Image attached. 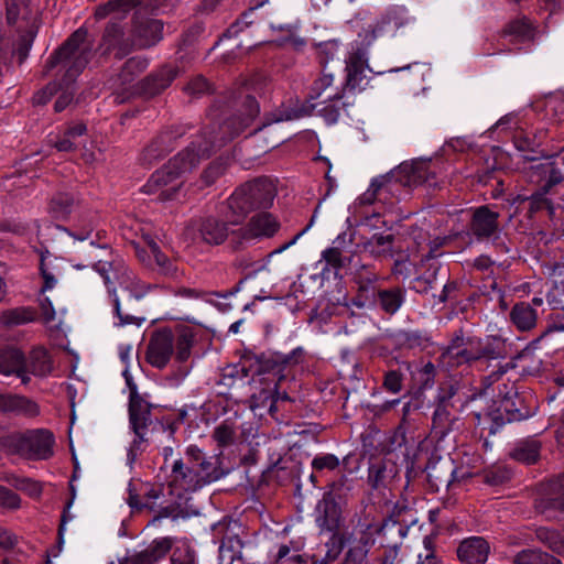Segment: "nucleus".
Masks as SVG:
<instances>
[{
  "label": "nucleus",
  "mask_w": 564,
  "mask_h": 564,
  "mask_svg": "<svg viewBox=\"0 0 564 564\" xmlns=\"http://www.w3.org/2000/svg\"><path fill=\"white\" fill-rule=\"evenodd\" d=\"M165 151V148L159 144V141L152 142L143 152V161L148 164L152 163V161L159 159L163 152Z\"/></svg>",
  "instance_id": "obj_59"
},
{
  "label": "nucleus",
  "mask_w": 564,
  "mask_h": 564,
  "mask_svg": "<svg viewBox=\"0 0 564 564\" xmlns=\"http://www.w3.org/2000/svg\"><path fill=\"white\" fill-rule=\"evenodd\" d=\"M456 553L462 564H485L490 553V545L481 536H470L459 543Z\"/></svg>",
  "instance_id": "obj_17"
},
{
  "label": "nucleus",
  "mask_w": 564,
  "mask_h": 564,
  "mask_svg": "<svg viewBox=\"0 0 564 564\" xmlns=\"http://www.w3.org/2000/svg\"><path fill=\"white\" fill-rule=\"evenodd\" d=\"M26 367L34 376L44 377L52 371V361L47 350L42 347H36L31 350L26 359Z\"/></svg>",
  "instance_id": "obj_32"
},
{
  "label": "nucleus",
  "mask_w": 564,
  "mask_h": 564,
  "mask_svg": "<svg viewBox=\"0 0 564 564\" xmlns=\"http://www.w3.org/2000/svg\"><path fill=\"white\" fill-rule=\"evenodd\" d=\"M74 198L68 194H58L50 204V213L56 219L66 218L73 210Z\"/></svg>",
  "instance_id": "obj_46"
},
{
  "label": "nucleus",
  "mask_w": 564,
  "mask_h": 564,
  "mask_svg": "<svg viewBox=\"0 0 564 564\" xmlns=\"http://www.w3.org/2000/svg\"><path fill=\"white\" fill-rule=\"evenodd\" d=\"M321 514L316 518L318 528L322 531L333 533V540H339L337 532L340 528L341 517L338 506L333 501H324L319 505Z\"/></svg>",
  "instance_id": "obj_27"
},
{
  "label": "nucleus",
  "mask_w": 564,
  "mask_h": 564,
  "mask_svg": "<svg viewBox=\"0 0 564 564\" xmlns=\"http://www.w3.org/2000/svg\"><path fill=\"white\" fill-rule=\"evenodd\" d=\"M339 466V458L334 454L317 455L312 460L314 470H334Z\"/></svg>",
  "instance_id": "obj_48"
},
{
  "label": "nucleus",
  "mask_w": 564,
  "mask_h": 564,
  "mask_svg": "<svg viewBox=\"0 0 564 564\" xmlns=\"http://www.w3.org/2000/svg\"><path fill=\"white\" fill-rule=\"evenodd\" d=\"M194 343V333L189 327H184L178 330L175 343V359L180 362L188 360L191 357V349Z\"/></svg>",
  "instance_id": "obj_42"
},
{
  "label": "nucleus",
  "mask_w": 564,
  "mask_h": 564,
  "mask_svg": "<svg viewBox=\"0 0 564 564\" xmlns=\"http://www.w3.org/2000/svg\"><path fill=\"white\" fill-rule=\"evenodd\" d=\"M18 543V536L12 532L0 528V546L4 550H12Z\"/></svg>",
  "instance_id": "obj_61"
},
{
  "label": "nucleus",
  "mask_w": 564,
  "mask_h": 564,
  "mask_svg": "<svg viewBox=\"0 0 564 564\" xmlns=\"http://www.w3.org/2000/svg\"><path fill=\"white\" fill-rule=\"evenodd\" d=\"M476 360L498 359L505 355V345L498 338H486L485 340L476 338Z\"/></svg>",
  "instance_id": "obj_34"
},
{
  "label": "nucleus",
  "mask_w": 564,
  "mask_h": 564,
  "mask_svg": "<svg viewBox=\"0 0 564 564\" xmlns=\"http://www.w3.org/2000/svg\"><path fill=\"white\" fill-rule=\"evenodd\" d=\"M185 90L189 95L199 96L209 90V84L204 77L197 76L185 87Z\"/></svg>",
  "instance_id": "obj_56"
},
{
  "label": "nucleus",
  "mask_w": 564,
  "mask_h": 564,
  "mask_svg": "<svg viewBox=\"0 0 564 564\" xmlns=\"http://www.w3.org/2000/svg\"><path fill=\"white\" fill-rule=\"evenodd\" d=\"M511 456L525 464H533L540 456V444L536 441H527L520 443L513 451Z\"/></svg>",
  "instance_id": "obj_44"
},
{
  "label": "nucleus",
  "mask_w": 564,
  "mask_h": 564,
  "mask_svg": "<svg viewBox=\"0 0 564 564\" xmlns=\"http://www.w3.org/2000/svg\"><path fill=\"white\" fill-rule=\"evenodd\" d=\"M346 88L343 82H336L335 75L324 68L313 80L308 94V109L288 110L274 118L275 122L299 119L316 111L329 123H335L341 111L349 105L346 101Z\"/></svg>",
  "instance_id": "obj_1"
},
{
  "label": "nucleus",
  "mask_w": 564,
  "mask_h": 564,
  "mask_svg": "<svg viewBox=\"0 0 564 564\" xmlns=\"http://www.w3.org/2000/svg\"><path fill=\"white\" fill-rule=\"evenodd\" d=\"M536 312L530 304L521 302L510 312V319L519 330H530L536 325Z\"/></svg>",
  "instance_id": "obj_29"
},
{
  "label": "nucleus",
  "mask_w": 564,
  "mask_h": 564,
  "mask_svg": "<svg viewBox=\"0 0 564 564\" xmlns=\"http://www.w3.org/2000/svg\"><path fill=\"white\" fill-rule=\"evenodd\" d=\"M280 221L270 213L254 214L248 223L232 235L239 242H250L272 238L280 229Z\"/></svg>",
  "instance_id": "obj_10"
},
{
  "label": "nucleus",
  "mask_w": 564,
  "mask_h": 564,
  "mask_svg": "<svg viewBox=\"0 0 564 564\" xmlns=\"http://www.w3.org/2000/svg\"><path fill=\"white\" fill-rule=\"evenodd\" d=\"M138 0H110L96 9V17L104 19L108 15L121 18L138 6Z\"/></svg>",
  "instance_id": "obj_35"
},
{
  "label": "nucleus",
  "mask_w": 564,
  "mask_h": 564,
  "mask_svg": "<svg viewBox=\"0 0 564 564\" xmlns=\"http://www.w3.org/2000/svg\"><path fill=\"white\" fill-rule=\"evenodd\" d=\"M346 242V234L338 235L333 241V246L322 252V259L333 269H339L345 264L343 256V245Z\"/></svg>",
  "instance_id": "obj_41"
},
{
  "label": "nucleus",
  "mask_w": 564,
  "mask_h": 564,
  "mask_svg": "<svg viewBox=\"0 0 564 564\" xmlns=\"http://www.w3.org/2000/svg\"><path fill=\"white\" fill-rule=\"evenodd\" d=\"M36 312L32 307L6 310L0 315V324L6 327L21 326L35 321Z\"/></svg>",
  "instance_id": "obj_33"
},
{
  "label": "nucleus",
  "mask_w": 564,
  "mask_h": 564,
  "mask_svg": "<svg viewBox=\"0 0 564 564\" xmlns=\"http://www.w3.org/2000/svg\"><path fill=\"white\" fill-rule=\"evenodd\" d=\"M12 485L21 490V491H24L25 494H28L30 497L32 498H39L42 494V486L39 481H35L33 479H30V478H21V479H18L17 478L14 479V481L12 482Z\"/></svg>",
  "instance_id": "obj_49"
},
{
  "label": "nucleus",
  "mask_w": 564,
  "mask_h": 564,
  "mask_svg": "<svg viewBox=\"0 0 564 564\" xmlns=\"http://www.w3.org/2000/svg\"><path fill=\"white\" fill-rule=\"evenodd\" d=\"M383 386L388 391L392 393L400 392L402 388L401 373L395 370L389 371L384 377Z\"/></svg>",
  "instance_id": "obj_55"
},
{
  "label": "nucleus",
  "mask_w": 564,
  "mask_h": 564,
  "mask_svg": "<svg viewBox=\"0 0 564 564\" xmlns=\"http://www.w3.org/2000/svg\"><path fill=\"white\" fill-rule=\"evenodd\" d=\"M223 476L216 457H205L196 446L186 451V462L175 459L171 467L169 486L181 497L184 492H192L209 485Z\"/></svg>",
  "instance_id": "obj_2"
},
{
  "label": "nucleus",
  "mask_w": 564,
  "mask_h": 564,
  "mask_svg": "<svg viewBox=\"0 0 564 564\" xmlns=\"http://www.w3.org/2000/svg\"><path fill=\"white\" fill-rule=\"evenodd\" d=\"M6 10L9 24H17L20 21L19 28L29 29L32 32L35 15L30 10L28 0H6Z\"/></svg>",
  "instance_id": "obj_23"
},
{
  "label": "nucleus",
  "mask_w": 564,
  "mask_h": 564,
  "mask_svg": "<svg viewBox=\"0 0 564 564\" xmlns=\"http://www.w3.org/2000/svg\"><path fill=\"white\" fill-rule=\"evenodd\" d=\"M546 191L534 193L530 196V212L536 213L543 208L549 209L550 215H553L554 208L551 202L545 197Z\"/></svg>",
  "instance_id": "obj_50"
},
{
  "label": "nucleus",
  "mask_w": 564,
  "mask_h": 564,
  "mask_svg": "<svg viewBox=\"0 0 564 564\" xmlns=\"http://www.w3.org/2000/svg\"><path fill=\"white\" fill-rule=\"evenodd\" d=\"M303 354L301 348L294 349L291 354L286 356H272L269 358L263 365L264 371H272L274 376H278V379L281 380L283 376L281 375L283 367L288 364H291L293 360L296 362L297 357Z\"/></svg>",
  "instance_id": "obj_45"
},
{
  "label": "nucleus",
  "mask_w": 564,
  "mask_h": 564,
  "mask_svg": "<svg viewBox=\"0 0 564 564\" xmlns=\"http://www.w3.org/2000/svg\"><path fill=\"white\" fill-rule=\"evenodd\" d=\"M172 538L155 539L145 550L128 560L124 564H156L171 550Z\"/></svg>",
  "instance_id": "obj_21"
},
{
  "label": "nucleus",
  "mask_w": 564,
  "mask_h": 564,
  "mask_svg": "<svg viewBox=\"0 0 564 564\" xmlns=\"http://www.w3.org/2000/svg\"><path fill=\"white\" fill-rule=\"evenodd\" d=\"M546 301H547V304L553 310L563 308V304H564L563 291L560 288L554 286L551 291L547 292Z\"/></svg>",
  "instance_id": "obj_58"
},
{
  "label": "nucleus",
  "mask_w": 564,
  "mask_h": 564,
  "mask_svg": "<svg viewBox=\"0 0 564 564\" xmlns=\"http://www.w3.org/2000/svg\"><path fill=\"white\" fill-rule=\"evenodd\" d=\"M410 20L408 14V10L402 6H394L389 8L386 13L381 17V19L377 22V24L366 30L365 39L362 43H367L369 45L378 34H382L388 31L390 28L393 30H398L404 26Z\"/></svg>",
  "instance_id": "obj_16"
},
{
  "label": "nucleus",
  "mask_w": 564,
  "mask_h": 564,
  "mask_svg": "<svg viewBox=\"0 0 564 564\" xmlns=\"http://www.w3.org/2000/svg\"><path fill=\"white\" fill-rule=\"evenodd\" d=\"M430 165L425 162L402 163L391 172L373 178L377 202L392 207L401 194V187H412L429 182Z\"/></svg>",
  "instance_id": "obj_7"
},
{
  "label": "nucleus",
  "mask_w": 564,
  "mask_h": 564,
  "mask_svg": "<svg viewBox=\"0 0 564 564\" xmlns=\"http://www.w3.org/2000/svg\"><path fill=\"white\" fill-rule=\"evenodd\" d=\"M404 300L405 292L400 288H392L378 292L379 305L388 314L397 313L402 306Z\"/></svg>",
  "instance_id": "obj_36"
},
{
  "label": "nucleus",
  "mask_w": 564,
  "mask_h": 564,
  "mask_svg": "<svg viewBox=\"0 0 564 564\" xmlns=\"http://www.w3.org/2000/svg\"><path fill=\"white\" fill-rule=\"evenodd\" d=\"M423 544L425 553H420L417 555V564H437V558L434 554L431 539L425 536L423 540Z\"/></svg>",
  "instance_id": "obj_57"
},
{
  "label": "nucleus",
  "mask_w": 564,
  "mask_h": 564,
  "mask_svg": "<svg viewBox=\"0 0 564 564\" xmlns=\"http://www.w3.org/2000/svg\"><path fill=\"white\" fill-rule=\"evenodd\" d=\"M149 66V59L144 56H134L129 58L121 68L119 79L121 84H129L137 76L143 73Z\"/></svg>",
  "instance_id": "obj_39"
},
{
  "label": "nucleus",
  "mask_w": 564,
  "mask_h": 564,
  "mask_svg": "<svg viewBox=\"0 0 564 564\" xmlns=\"http://www.w3.org/2000/svg\"><path fill=\"white\" fill-rule=\"evenodd\" d=\"M227 169L226 160H216L212 162L206 170H204L200 176V188L209 186L216 182V180L221 176Z\"/></svg>",
  "instance_id": "obj_47"
},
{
  "label": "nucleus",
  "mask_w": 564,
  "mask_h": 564,
  "mask_svg": "<svg viewBox=\"0 0 564 564\" xmlns=\"http://www.w3.org/2000/svg\"><path fill=\"white\" fill-rule=\"evenodd\" d=\"M213 438L221 447L232 445L237 438L236 423L230 420L223 421L215 427Z\"/></svg>",
  "instance_id": "obj_43"
},
{
  "label": "nucleus",
  "mask_w": 564,
  "mask_h": 564,
  "mask_svg": "<svg viewBox=\"0 0 564 564\" xmlns=\"http://www.w3.org/2000/svg\"><path fill=\"white\" fill-rule=\"evenodd\" d=\"M137 256L142 263L162 275L175 278L180 273L177 264L160 250L153 239L147 240L145 248L137 249Z\"/></svg>",
  "instance_id": "obj_12"
},
{
  "label": "nucleus",
  "mask_w": 564,
  "mask_h": 564,
  "mask_svg": "<svg viewBox=\"0 0 564 564\" xmlns=\"http://www.w3.org/2000/svg\"><path fill=\"white\" fill-rule=\"evenodd\" d=\"M243 107H245V110H243L241 117L228 119L220 127V130L223 133L228 132V135L226 139H232L234 137L241 133L251 123V121L258 116L259 105L253 97L247 96Z\"/></svg>",
  "instance_id": "obj_18"
},
{
  "label": "nucleus",
  "mask_w": 564,
  "mask_h": 564,
  "mask_svg": "<svg viewBox=\"0 0 564 564\" xmlns=\"http://www.w3.org/2000/svg\"><path fill=\"white\" fill-rule=\"evenodd\" d=\"M499 214L487 206L478 207L473 215L470 231L478 240L497 239L501 228L498 223Z\"/></svg>",
  "instance_id": "obj_15"
},
{
  "label": "nucleus",
  "mask_w": 564,
  "mask_h": 564,
  "mask_svg": "<svg viewBox=\"0 0 564 564\" xmlns=\"http://www.w3.org/2000/svg\"><path fill=\"white\" fill-rule=\"evenodd\" d=\"M206 156H208L207 148L203 149L192 143L151 175L143 186L144 192L158 194L161 200L175 198L182 185L178 178L191 172Z\"/></svg>",
  "instance_id": "obj_3"
},
{
  "label": "nucleus",
  "mask_w": 564,
  "mask_h": 564,
  "mask_svg": "<svg viewBox=\"0 0 564 564\" xmlns=\"http://www.w3.org/2000/svg\"><path fill=\"white\" fill-rule=\"evenodd\" d=\"M535 29L525 17L514 19L503 30V36H509L513 42H527L534 39Z\"/></svg>",
  "instance_id": "obj_30"
},
{
  "label": "nucleus",
  "mask_w": 564,
  "mask_h": 564,
  "mask_svg": "<svg viewBox=\"0 0 564 564\" xmlns=\"http://www.w3.org/2000/svg\"><path fill=\"white\" fill-rule=\"evenodd\" d=\"M130 425L134 433V438L128 449V462L132 464L138 454L142 451V444L147 441L148 421L150 410L138 394L131 393L129 403Z\"/></svg>",
  "instance_id": "obj_9"
},
{
  "label": "nucleus",
  "mask_w": 564,
  "mask_h": 564,
  "mask_svg": "<svg viewBox=\"0 0 564 564\" xmlns=\"http://www.w3.org/2000/svg\"><path fill=\"white\" fill-rule=\"evenodd\" d=\"M377 193H376V186H373V178L371 180V183L369 187L358 197V203L360 205H372L378 203L377 202Z\"/></svg>",
  "instance_id": "obj_63"
},
{
  "label": "nucleus",
  "mask_w": 564,
  "mask_h": 564,
  "mask_svg": "<svg viewBox=\"0 0 564 564\" xmlns=\"http://www.w3.org/2000/svg\"><path fill=\"white\" fill-rule=\"evenodd\" d=\"M375 544V539L371 532H362L356 539L347 552V558L351 562L361 564L367 557L371 546Z\"/></svg>",
  "instance_id": "obj_37"
},
{
  "label": "nucleus",
  "mask_w": 564,
  "mask_h": 564,
  "mask_svg": "<svg viewBox=\"0 0 564 564\" xmlns=\"http://www.w3.org/2000/svg\"><path fill=\"white\" fill-rule=\"evenodd\" d=\"M174 339L171 330L162 329L154 333L147 349L148 362L158 369H163L172 357Z\"/></svg>",
  "instance_id": "obj_13"
},
{
  "label": "nucleus",
  "mask_w": 564,
  "mask_h": 564,
  "mask_svg": "<svg viewBox=\"0 0 564 564\" xmlns=\"http://www.w3.org/2000/svg\"><path fill=\"white\" fill-rule=\"evenodd\" d=\"M171 564H195L194 553L189 549L174 551Z\"/></svg>",
  "instance_id": "obj_60"
},
{
  "label": "nucleus",
  "mask_w": 564,
  "mask_h": 564,
  "mask_svg": "<svg viewBox=\"0 0 564 564\" xmlns=\"http://www.w3.org/2000/svg\"><path fill=\"white\" fill-rule=\"evenodd\" d=\"M476 337L465 338L463 336H456L453 340L443 349L441 354V362L448 367L454 368L464 364H469L476 360Z\"/></svg>",
  "instance_id": "obj_11"
},
{
  "label": "nucleus",
  "mask_w": 564,
  "mask_h": 564,
  "mask_svg": "<svg viewBox=\"0 0 564 564\" xmlns=\"http://www.w3.org/2000/svg\"><path fill=\"white\" fill-rule=\"evenodd\" d=\"M202 238L213 245H219L225 241L229 235V229L225 223H221L215 218H207L200 225Z\"/></svg>",
  "instance_id": "obj_31"
},
{
  "label": "nucleus",
  "mask_w": 564,
  "mask_h": 564,
  "mask_svg": "<svg viewBox=\"0 0 564 564\" xmlns=\"http://www.w3.org/2000/svg\"><path fill=\"white\" fill-rule=\"evenodd\" d=\"M87 132V127L83 122L70 123L61 135L51 140L54 147L62 152L74 151L83 145V138Z\"/></svg>",
  "instance_id": "obj_22"
},
{
  "label": "nucleus",
  "mask_w": 564,
  "mask_h": 564,
  "mask_svg": "<svg viewBox=\"0 0 564 564\" xmlns=\"http://www.w3.org/2000/svg\"><path fill=\"white\" fill-rule=\"evenodd\" d=\"M275 197V187L267 178L247 182L236 188L227 199L226 218L234 225L239 224L253 209L269 208Z\"/></svg>",
  "instance_id": "obj_6"
},
{
  "label": "nucleus",
  "mask_w": 564,
  "mask_h": 564,
  "mask_svg": "<svg viewBox=\"0 0 564 564\" xmlns=\"http://www.w3.org/2000/svg\"><path fill=\"white\" fill-rule=\"evenodd\" d=\"M513 564H562L560 560L553 555L539 551V550H523L519 552L514 558Z\"/></svg>",
  "instance_id": "obj_40"
},
{
  "label": "nucleus",
  "mask_w": 564,
  "mask_h": 564,
  "mask_svg": "<svg viewBox=\"0 0 564 564\" xmlns=\"http://www.w3.org/2000/svg\"><path fill=\"white\" fill-rule=\"evenodd\" d=\"M24 354L15 347L0 348V375L12 376L19 369Z\"/></svg>",
  "instance_id": "obj_38"
},
{
  "label": "nucleus",
  "mask_w": 564,
  "mask_h": 564,
  "mask_svg": "<svg viewBox=\"0 0 564 564\" xmlns=\"http://www.w3.org/2000/svg\"><path fill=\"white\" fill-rule=\"evenodd\" d=\"M367 54L365 48L351 46L346 58V79L344 86L349 90H361L367 85Z\"/></svg>",
  "instance_id": "obj_14"
},
{
  "label": "nucleus",
  "mask_w": 564,
  "mask_h": 564,
  "mask_svg": "<svg viewBox=\"0 0 564 564\" xmlns=\"http://www.w3.org/2000/svg\"><path fill=\"white\" fill-rule=\"evenodd\" d=\"M393 241V235L375 234L371 238L358 243V248L373 258L390 257Z\"/></svg>",
  "instance_id": "obj_28"
},
{
  "label": "nucleus",
  "mask_w": 564,
  "mask_h": 564,
  "mask_svg": "<svg viewBox=\"0 0 564 564\" xmlns=\"http://www.w3.org/2000/svg\"><path fill=\"white\" fill-rule=\"evenodd\" d=\"M54 443L53 433L44 429L13 432L0 437V448L10 454H21L35 459L50 458L53 455Z\"/></svg>",
  "instance_id": "obj_8"
},
{
  "label": "nucleus",
  "mask_w": 564,
  "mask_h": 564,
  "mask_svg": "<svg viewBox=\"0 0 564 564\" xmlns=\"http://www.w3.org/2000/svg\"><path fill=\"white\" fill-rule=\"evenodd\" d=\"M313 221H314V217L312 218L310 225L306 226L302 231L296 234L290 241L285 242L281 247H279V248L274 249L273 251H271L269 253V258H272L273 256L280 254L283 251H285L286 249H289L290 247L294 246L297 242V240L310 229V227L312 226Z\"/></svg>",
  "instance_id": "obj_64"
},
{
  "label": "nucleus",
  "mask_w": 564,
  "mask_h": 564,
  "mask_svg": "<svg viewBox=\"0 0 564 564\" xmlns=\"http://www.w3.org/2000/svg\"><path fill=\"white\" fill-rule=\"evenodd\" d=\"M387 468L383 465L376 464L369 468L368 481L373 489L384 485Z\"/></svg>",
  "instance_id": "obj_52"
},
{
  "label": "nucleus",
  "mask_w": 564,
  "mask_h": 564,
  "mask_svg": "<svg viewBox=\"0 0 564 564\" xmlns=\"http://www.w3.org/2000/svg\"><path fill=\"white\" fill-rule=\"evenodd\" d=\"M0 411L35 416L40 409L35 402L25 397L0 393Z\"/></svg>",
  "instance_id": "obj_25"
},
{
  "label": "nucleus",
  "mask_w": 564,
  "mask_h": 564,
  "mask_svg": "<svg viewBox=\"0 0 564 564\" xmlns=\"http://www.w3.org/2000/svg\"><path fill=\"white\" fill-rule=\"evenodd\" d=\"M435 366L429 361L424 364L415 373L423 388L432 387L435 377Z\"/></svg>",
  "instance_id": "obj_53"
},
{
  "label": "nucleus",
  "mask_w": 564,
  "mask_h": 564,
  "mask_svg": "<svg viewBox=\"0 0 564 564\" xmlns=\"http://www.w3.org/2000/svg\"><path fill=\"white\" fill-rule=\"evenodd\" d=\"M42 316L45 323L53 322L55 319V310L52 301L48 297H43L40 302Z\"/></svg>",
  "instance_id": "obj_62"
},
{
  "label": "nucleus",
  "mask_w": 564,
  "mask_h": 564,
  "mask_svg": "<svg viewBox=\"0 0 564 564\" xmlns=\"http://www.w3.org/2000/svg\"><path fill=\"white\" fill-rule=\"evenodd\" d=\"M21 506L20 497L10 489L0 486V507L17 510Z\"/></svg>",
  "instance_id": "obj_51"
},
{
  "label": "nucleus",
  "mask_w": 564,
  "mask_h": 564,
  "mask_svg": "<svg viewBox=\"0 0 564 564\" xmlns=\"http://www.w3.org/2000/svg\"><path fill=\"white\" fill-rule=\"evenodd\" d=\"M95 271L102 278L104 283L112 297L113 308L118 322L116 326H126L130 324L140 325L143 319H139L133 315H123L121 313L120 301L116 292L118 284L123 290L130 292L135 300L143 299L150 291L151 285L142 282L132 270H130L122 260L98 261L94 264Z\"/></svg>",
  "instance_id": "obj_4"
},
{
  "label": "nucleus",
  "mask_w": 564,
  "mask_h": 564,
  "mask_svg": "<svg viewBox=\"0 0 564 564\" xmlns=\"http://www.w3.org/2000/svg\"><path fill=\"white\" fill-rule=\"evenodd\" d=\"M131 45L124 41L122 30L117 24L109 25L102 36L104 53L115 52L117 58H122L131 51Z\"/></svg>",
  "instance_id": "obj_24"
},
{
  "label": "nucleus",
  "mask_w": 564,
  "mask_h": 564,
  "mask_svg": "<svg viewBox=\"0 0 564 564\" xmlns=\"http://www.w3.org/2000/svg\"><path fill=\"white\" fill-rule=\"evenodd\" d=\"M514 145L521 152H534L539 147V142L535 138H530L523 132H519L514 135Z\"/></svg>",
  "instance_id": "obj_54"
},
{
  "label": "nucleus",
  "mask_w": 564,
  "mask_h": 564,
  "mask_svg": "<svg viewBox=\"0 0 564 564\" xmlns=\"http://www.w3.org/2000/svg\"><path fill=\"white\" fill-rule=\"evenodd\" d=\"M93 54V43L87 31L78 29L47 62L50 69L63 73L61 88H67L84 70Z\"/></svg>",
  "instance_id": "obj_5"
},
{
  "label": "nucleus",
  "mask_w": 564,
  "mask_h": 564,
  "mask_svg": "<svg viewBox=\"0 0 564 564\" xmlns=\"http://www.w3.org/2000/svg\"><path fill=\"white\" fill-rule=\"evenodd\" d=\"M163 24L159 20L150 19L139 22L133 32V45L148 48L162 40Z\"/></svg>",
  "instance_id": "obj_19"
},
{
  "label": "nucleus",
  "mask_w": 564,
  "mask_h": 564,
  "mask_svg": "<svg viewBox=\"0 0 564 564\" xmlns=\"http://www.w3.org/2000/svg\"><path fill=\"white\" fill-rule=\"evenodd\" d=\"M456 422L457 417L453 414V405L449 398L441 399L432 417L434 433L440 437H444L455 429Z\"/></svg>",
  "instance_id": "obj_20"
},
{
  "label": "nucleus",
  "mask_w": 564,
  "mask_h": 564,
  "mask_svg": "<svg viewBox=\"0 0 564 564\" xmlns=\"http://www.w3.org/2000/svg\"><path fill=\"white\" fill-rule=\"evenodd\" d=\"M180 73L181 70L177 66L166 65L162 67L145 79L143 84L144 93L151 96L160 94L171 85Z\"/></svg>",
  "instance_id": "obj_26"
}]
</instances>
